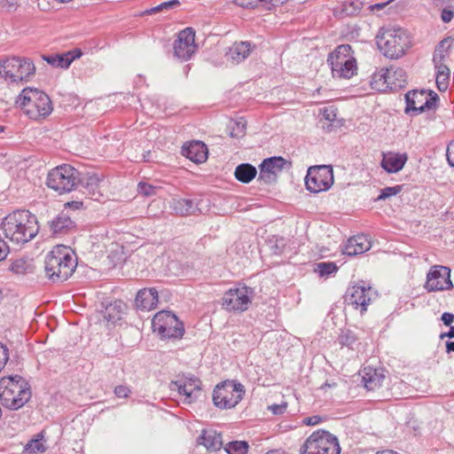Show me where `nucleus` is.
I'll return each instance as SVG.
<instances>
[{
	"label": "nucleus",
	"instance_id": "f257e3e1",
	"mask_svg": "<svg viewBox=\"0 0 454 454\" xmlns=\"http://www.w3.org/2000/svg\"><path fill=\"white\" fill-rule=\"evenodd\" d=\"M1 230L12 242L21 245L32 240L39 231L37 218L28 210H16L2 221Z\"/></svg>",
	"mask_w": 454,
	"mask_h": 454
},
{
	"label": "nucleus",
	"instance_id": "f03ea898",
	"mask_svg": "<svg viewBox=\"0 0 454 454\" xmlns=\"http://www.w3.org/2000/svg\"><path fill=\"white\" fill-rule=\"evenodd\" d=\"M76 265L73 252L67 247L56 246L45 256V277L54 283L64 282L72 276Z\"/></svg>",
	"mask_w": 454,
	"mask_h": 454
},
{
	"label": "nucleus",
	"instance_id": "7ed1b4c3",
	"mask_svg": "<svg viewBox=\"0 0 454 454\" xmlns=\"http://www.w3.org/2000/svg\"><path fill=\"white\" fill-rule=\"evenodd\" d=\"M15 104L34 121L43 120L53 111L50 97L44 91L32 87L23 89L16 98Z\"/></svg>",
	"mask_w": 454,
	"mask_h": 454
},
{
	"label": "nucleus",
	"instance_id": "20e7f679",
	"mask_svg": "<svg viewBox=\"0 0 454 454\" xmlns=\"http://www.w3.org/2000/svg\"><path fill=\"white\" fill-rule=\"evenodd\" d=\"M31 395L30 386L23 377L15 375L0 380V402L4 407L19 410L30 400Z\"/></svg>",
	"mask_w": 454,
	"mask_h": 454
},
{
	"label": "nucleus",
	"instance_id": "39448f33",
	"mask_svg": "<svg viewBox=\"0 0 454 454\" xmlns=\"http://www.w3.org/2000/svg\"><path fill=\"white\" fill-rule=\"evenodd\" d=\"M376 43L379 50L389 59L401 58L411 46L409 35L401 27L381 28Z\"/></svg>",
	"mask_w": 454,
	"mask_h": 454
},
{
	"label": "nucleus",
	"instance_id": "423d86ee",
	"mask_svg": "<svg viewBox=\"0 0 454 454\" xmlns=\"http://www.w3.org/2000/svg\"><path fill=\"white\" fill-rule=\"evenodd\" d=\"M340 452L338 438L323 429L313 432L300 448V454H340Z\"/></svg>",
	"mask_w": 454,
	"mask_h": 454
},
{
	"label": "nucleus",
	"instance_id": "0eeeda50",
	"mask_svg": "<svg viewBox=\"0 0 454 454\" xmlns=\"http://www.w3.org/2000/svg\"><path fill=\"white\" fill-rule=\"evenodd\" d=\"M80 175V172L71 165L63 164L49 171L46 185L59 194L70 192L79 184Z\"/></svg>",
	"mask_w": 454,
	"mask_h": 454
},
{
	"label": "nucleus",
	"instance_id": "6e6552de",
	"mask_svg": "<svg viewBox=\"0 0 454 454\" xmlns=\"http://www.w3.org/2000/svg\"><path fill=\"white\" fill-rule=\"evenodd\" d=\"M349 44L339 45L327 58L333 77L349 79L356 71V63Z\"/></svg>",
	"mask_w": 454,
	"mask_h": 454
},
{
	"label": "nucleus",
	"instance_id": "1a4fd4ad",
	"mask_svg": "<svg viewBox=\"0 0 454 454\" xmlns=\"http://www.w3.org/2000/svg\"><path fill=\"white\" fill-rule=\"evenodd\" d=\"M35 73V64L29 59L12 57L0 61V75L11 82H27Z\"/></svg>",
	"mask_w": 454,
	"mask_h": 454
},
{
	"label": "nucleus",
	"instance_id": "9d476101",
	"mask_svg": "<svg viewBox=\"0 0 454 454\" xmlns=\"http://www.w3.org/2000/svg\"><path fill=\"white\" fill-rule=\"evenodd\" d=\"M244 386L234 380H225L217 384L213 391V403L222 410L234 408L243 398Z\"/></svg>",
	"mask_w": 454,
	"mask_h": 454
},
{
	"label": "nucleus",
	"instance_id": "9b49d317",
	"mask_svg": "<svg viewBox=\"0 0 454 454\" xmlns=\"http://www.w3.org/2000/svg\"><path fill=\"white\" fill-rule=\"evenodd\" d=\"M152 327L161 339H180L184 333V324L170 311H160L152 320Z\"/></svg>",
	"mask_w": 454,
	"mask_h": 454
},
{
	"label": "nucleus",
	"instance_id": "f8f14e48",
	"mask_svg": "<svg viewBox=\"0 0 454 454\" xmlns=\"http://www.w3.org/2000/svg\"><path fill=\"white\" fill-rule=\"evenodd\" d=\"M438 101L439 96L433 90H410L405 94L404 113L412 116L418 115L427 110L435 109Z\"/></svg>",
	"mask_w": 454,
	"mask_h": 454
},
{
	"label": "nucleus",
	"instance_id": "ddd939ff",
	"mask_svg": "<svg viewBox=\"0 0 454 454\" xmlns=\"http://www.w3.org/2000/svg\"><path fill=\"white\" fill-rule=\"evenodd\" d=\"M378 296L377 291L364 280L349 286L343 296L344 302L363 314Z\"/></svg>",
	"mask_w": 454,
	"mask_h": 454
},
{
	"label": "nucleus",
	"instance_id": "4468645a",
	"mask_svg": "<svg viewBox=\"0 0 454 454\" xmlns=\"http://www.w3.org/2000/svg\"><path fill=\"white\" fill-rule=\"evenodd\" d=\"M333 181V170L331 166H313L308 169L305 185L310 192L318 193L329 190Z\"/></svg>",
	"mask_w": 454,
	"mask_h": 454
},
{
	"label": "nucleus",
	"instance_id": "2eb2a0df",
	"mask_svg": "<svg viewBox=\"0 0 454 454\" xmlns=\"http://www.w3.org/2000/svg\"><path fill=\"white\" fill-rule=\"evenodd\" d=\"M253 294V289L244 285L231 287L223 294V309L228 311H245L251 303Z\"/></svg>",
	"mask_w": 454,
	"mask_h": 454
},
{
	"label": "nucleus",
	"instance_id": "dca6fc26",
	"mask_svg": "<svg viewBox=\"0 0 454 454\" xmlns=\"http://www.w3.org/2000/svg\"><path fill=\"white\" fill-rule=\"evenodd\" d=\"M170 389L177 390L179 395L184 396V403L190 404L201 395V381L191 373L177 375L176 379L171 381Z\"/></svg>",
	"mask_w": 454,
	"mask_h": 454
},
{
	"label": "nucleus",
	"instance_id": "f3484780",
	"mask_svg": "<svg viewBox=\"0 0 454 454\" xmlns=\"http://www.w3.org/2000/svg\"><path fill=\"white\" fill-rule=\"evenodd\" d=\"M286 165L291 167V162L281 156L264 159L259 165L258 181L266 184L275 183L278 175L285 168Z\"/></svg>",
	"mask_w": 454,
	"mask_h": 454
},
{
	"label": "nucleus",
	"instance_id": "a211bd4d",
	"mask_svg": "<svg viewBox=\"0 0 454 454\" xmlns=\"http://www.w3.org/2000/svg\"><path fill=\"white\" fill-rule=\"evenodd\" d=\"M425 288L428 292L450 290L453 284L450 280V270L445 266H434L427 276Z\"/></svg>",
	"mask_w": 454,
	"mask_h": 454
},
{
	"label": "nucleus",
	"instance_id": "6ab92c4d",
	"mask_svg": "<svg viewBox=\"0 0 454 454\" xmlns=\"http://www.w3.org/2000/svg\"><path fill=\"white\" fill-rule=\"evenodd\" d=\"M195 33L192 27L180 31L174 43V55L181 60H188L195 52Z\"/></svg>",
	"mask_w": 454,
	"mask_h": 454
},
{
	"label": "nucleus",
	"instance_id": "aec40b11",
	"mask_svg": "<svg viewBox=\"0 0 454 454\" xmlns=\"http://www.w3.org/2000/svg\"><path fill=\"white\" fill-rule=\"evenodd\" d=\"M371 247V239L367 235L362 233L349 238L342 253L348 256H355L367 252Z\"/></svg>",
	"mask_w": 454,
	"mask_h": 454
},
{
	"label": "nucleus",
	"instance_id": "412c9836",
	"mask_svg": "<svg viewBox=\"0 0 454 454\" xmlns=\"http://www.w3.org/2000/svg\"><path fill=\"white\" fill-rule=\"evenodd\" d=\"M182 154L195 163H202L207 159V148L201 141H192L183 145Z\"/></svg>",
	"mask_w": 454,
	"mask_h": 454
},
{
	"label": "nucleus",
	"instance_id": "4be33fe9",
	"mask_svg": "<svg viewBox=\"0 0 454 454\" xmlns=\"http://www.w3.org/2000/svg\"><path fill=\"white\" fill-rule=\"evenodd\" d=\"M407 160L408 155L406 153L388 152L383 153L380 166L387 173H397L403 169Z\"/></svg>",
	"mask_w": 454,
	"mask_h": 454
},
{
	"label": "nucleus",
	"instance_id": "5701e85b",
	"mask_svg": "<svg viewBox=\"0 0 454 454\" xmlns=\"http://www.w3.org/2000/svg\"><path fill=\"white\" fill-rule=\"evenodd\" d=\"M159 296L155 288H144L136 296V306L142 310L154 309L158 304Z\"/></svg>",
	"mask_w": 454,
	"mask_h": 454
},
{
	"label": "nucleus",
	"instance_id": "b1692460",
	"mask_svg": "<svg viewBox=\"0 0 454 454\" xmlns=\"http://www.w3.org/2000/svg\"><path fill=\"white\" fill-rule=\"evenodd\" d=\"M442 46L440 45L439 48L435 50L433 61L435 65V68L437 69L436 72V84L437 88L440 90H445L449 84V79H450V69L447 66L442 65L441 62L443 59V55L441 53L442 51L440 48Z\"/></svg>",
	"mask_w": 454,
	"mask_h": 454
},
{
	"label": "nucleus",
	"instance_id": "393cba45",
	"mask_svg": "<svg viewBox=\"0 0 454 454\" xmlns=\"http://www.w3.org/2000/svg\"><path fill=\"white\" fill-rule=\"evenodd\" d=\"M197 442L199 444L203 445L208 451L219 450L223 444L222 434L214 429H203Z\"/></svg>",
	"mask_w": 454,
	"mask_h": 454
},
{
	"label": "nucleus",
	"instance_id": "a878e982",
	"mask_svg": "<svg viewBox=\"0 0 454 454\" xmlns=\"http://www.w3.org/2000/svg\"><path fill=\"white\" fill-rule=\"evenodd\" d=\"M101 181L97 174H87L82 177L79 176V184L84 188V192L95 200H99L102 197L99 190Z\"/></svg>",
	"mask_w": 454,
	"mask_h": 454
},
{
	"label": "nucleus",
	"instance_id": "bb28decb",
	"mask_svg": "<svg viewBox=\"0 0 454 454\" xmlns=\"http://www.w3.org/2000/svg\"><path fill=\"white\" fill-rule=\"evenodd\" d=\"M252 51V45L249 42L235 43L226 53L227 59L234 63H239L246 59Z\"/></svg>",
	"mask_w": 454,
	"mask_h": 454
},
{
	"label": "nucleus",
	"instance_id": "cd10ccee",
	"mask_svg": "<svg viewBox=\"0 0 454 454\" xmlns=\"http://www.w3.org/2000/svg\"><path fill=\"white\" fill-rule=\"evenodd\" d=\"M171 207L176 214L180 215H195L200 211L198 205L191 199H174L171 202Z\"/></svg>",
	"mask_w": 454,
	"mask_h": 454
},
{
	"label": "nucleus",
	"instance_id": "c85d7f7f",
	"mask_svg": "<svg viewBox=\"0 0 454 454\" xmlns=\"http://www.w3.org/2000/svg\"><path fill=\"white\" fill-rule=\"evenodd\" d=\"M50 229L53 234H62L74 227V223L65 213L59 214L50 223Z\"/></svg>",
	"mask_w": 454,
	"mask_h": 454
},
{
	"label": "nucleus",
	"instance_id": "c756f323",
	"mask_svg": "<svg viewBox=\"0 0 454 454\" xmlns=\"http://www.w3.org/2000/svg\"><path fill=\"white\" fill-rule=\"evenodd\" d=\"M79 56L80 54L74 56L73 52L67 51L62 54L43 56V59L54 67L67 68L74 59Z\"/></svg>",
	"mask_w": 454,
	"mask_h": 454
},
{
	"label": "nucleus",
	"instance_id": "7c9ffc66",
	"mask_svg": "<svg viewBox=\"0 0 454 454\" xmlns=\"http://www.w3.org/2000/svg\"><path fill=\"white\" fill-rule=\"evenodd\" d=\"M363 381L368 390H375L380 387L385 379L384 375L376 369L366 367L364 369Z\"/></svg>",
	"mask_w": 454,
	"mask_h": 454
},
{
	"label": "nucleus",
	"instance_id": "2f4dec72",
	"mask_svg": "<svg viewBox=\"0 0 454 454\" xmlns=\"http://www.w3.org/2000/svg\"><path fill=\"white\" fill-rule=\"evenodd\" d=\"M391 78L389 68H381L379 72L373 74L371 84L378 90H393Z\"/></svg>",
	"mask_w": 454,
	"mask_h": 454
},
{
	"label": "nucleus",
	"instance_id": "473e14b6",
	"mask_svg": "<svg viewBox=\"0 0 454 454\" xmlns=\"http://www.w3.org/2000/svg\"><path fill=\"white\" fill-rule=\"evenodd\" d=\"M125 304L121 301H115L114 303L107 305L103 312L104 318L111 323L115 324L121 319Z\"/></svg>",
	"mask_w": 454,
	"mask_h": 454
},
{
	"label": "nucleus",
	"instance_id": "72a5a7b5",
	"mask_svg": "<svg viewBox=\"0 0 454 454\" xmlns=\"http://www.w3.org/2000/svg\"><path fill=\"white\" fill-rule=\"evenodd\" d=\"M257 174V169L250 163H241L238 165L234 171L237 180L243 184L250 183Z\"/></svg>",
	"mask_w": 454,
	"mask_h": 454
},
{
	"label": "nucleus",
	"instance_id": "f704fd0d",
	"mask_svg": "<svg viewBox=\"0 0 454 454\" xmlns=\"http://www.w3.org/2000/svg\"><path fill=\"white\" fill-rule=\"evenodd\" d=\"M9 270L17 275H26L33 273L35 266L32 260L19 258L10 264Z\"/></svg>",
	"mask_w": 454,
	"mask_h": 454
},
{
	"label": "nucleus",
	"instance_id": "c9c22d12",
	"mask_svg": "<svg viewBox=\"0 0 454 454\" xmlns=\"http://www.w3.org/2000/svg\"><path fill=\"white\" fill-rule=\"evenodd\" d=\"M389 73L392 77L390 81L393 90L401 89L406 85L407 74L403 68L391 67Z\"/></svg>",
	"mask_w": 454,
	"mask_h": 454
},
{
	"label": "nucleus",
	"instance_id": "e433bc0d",
	"mask_svg": "<svg viewBox=\"0 0 454 454\" xmlns=\"http://www.w3.org/2000/svg\"><path fill=\"white\" fill-rule=\"evenodd\" d=\"M43 440V432L37 434L35 438L28 441V442L24 447V452L29 454H35L38 452L45 451L46 448L42 442Z\"/></svg>",
	"mask_w": 454,
	"mask_h": 454
},
{
	"label": "nucleus",
	"instance_id": "4c0bfd02",
	"mask_svg": "<svg viewBox=\"0 0 454 454\" xmlns=\"http://www.w3.org/2000/svg\"><path fill=\"white\" fill-rule=\"evenodd\" d=\"M338 266L333 262H321L315 264L314 271L320 277H329L337 272Z\"/></svg>",
	"mask_w": 454,
	"mask_h": 454
},
{
	"label": "nucleus",
	"instance_id": "58836bf2",
	"mask_svg": "<svg viewBox=\"0 0 454 454\" xmlns=\"http://www.w3.org/2000/svg\"><path fill=\"white\" fill-rule=\"evenodd\" d=\"M180 5L179 0H170L167 2H163L157 6L152 7L150 9H146L144 13L147 15L155 14L160 12L168 11L170 9H174Z\"/></svg>",
	"mask_w": 454,
	"mask_h": 454
},
{
	"label": "nucleus",
	"instance_id": "ea45409f",
	"mask_svg": "<svg viewBox=\"0 0 454 454\" xmlns=\"http://www.w3.org/2000/svg\"><path fill=\"white\" fill-rule=\"evenodd\" d=\"M248 445L243 441H235L228 443L224 448L227 454H247Z\"/></svg>",
	"mask_w": 454,
	"mask_h": 454
},
{
	"label": "nucleus",
	"instance_id": "a19ab883",
	"mask_svg": "<svg viewBox=\"0 0 454 454\" xmlns=\"http://www.w3.org/2000/svg\"><path fill=\"white\" fill-rule=\"evenodd\" d=\"M228 129H230L229 135L231 137H241L245 135L246 122L242 119L240 121H231Z\"/></svg>",
	"mask_w": 454,
	"mask_h": 454
},
{
	"label": "nucleus",
	"instance_id": "79ce46f5",
	"mask_svg": "<svg viewBox=\"0 0 454 454\" xmlns=\"http://www.w3.org/2000/svg\"><path fill=\"white\" fill-rule=\"evenodd\" d=\"M356 334L348 329L342 330L338 338L339 343L341 346H346L350 348L356 343Z\"/></svg>",
	"mask_w": 454,
	"mask_h": 454
},
{
	"label": "nucleus",
	"instance_id": "37998d69",
	"mask_svg": "<svg viewBox=\"0 0 454 454\" xmlns=\"http://www.w3.org/2000/svg\"><path fill=\"white\" fill-rule=\"evenodd\" d=\"M361 10V3L358 1H347L343 3L341 12L344 16H355Z\"/></svg>",
	"mask_w": 454,
	"mask_h": 454
},
{
	"label": "nucleus",
	"instance_id": "c03bdc74",
	"mask_svg": "<svg viewBox=\"0 0 454 454\" xmlns=\"http://www.w3.org/2000/svg\"><path fill=\"white\" fill-rule=\"evenodd\" d=\"M402 191L401 185L385 187L380 191L376 200H383L398 194Z\"/></svg>",
	"mask_w": 454,
	"mask_h": 454
},
{
	"label": "nucleus",
	"instance_id": "a18cd8bd",
	"mask_svg": "<svg viewBox=\"0 0 454 454\" xmlns=\"http://www.w3.org/2000/svg\"><path fill=\"white\" fill-rule=\"evenodd\" d=\"M157 189L158 188L156 186H153L145 182H140L137 184L138 193L146 197L156 194Z\"/></svg>",
	"mask_w": 454,
	"mask_h": 454
},
{
	"label": "nucleus",
	"instance_id": "49530a36",
	"mask_svg": "<svg viewBox=\"0 0 454 454\" xmlns=\"http://www.w3.org/2000/svg\"><path fill=\"white\" fill-rule=\"evenodd\" d=\"M320 114L322 115L323 119L332 122L336 118V108L333 106L324 107L320 110Z\"/></svg>",
	"mask_w": 454,
	"mask_h": 454
},
{
	"label": "nucleus",
	"instance_id": "de8ad7c7",
	"mask_svg": "<svg viewBox=\"0 0 454 454\" xmlns=\"http://www.w3.org/2000/svg\"><path fill=\"white\" fill-rule=\"evenodd\" d=\"M454 18V5L448 4L441 13V19L444 23L450 22Z\"/></svg>",
	"mask_w": 454,
	"mask_h": 454
},
{
	"label": "nucleus",
	"instance_id": "09e8293b",
	"mask_svg": "<svg viewBox=\"0 0 454 454\" xmlns=\"http://www.w3.org/2000/svg\"><path fill=\"white\" fill-rule=\"evenodd\" d=\"M9 360V349L0 342V372L4 368Z\"/></svg>",
	"mask_w": 454,
	"mask_h": 454
},
{
	"label": "nucleus",
	"instance_id": "8fccbe9b",
	"mask_svg": "<svg viewBox=\"0 0 454 454\" xmlns=\"http://www.w3.org/2000/svg\"><path fill=\"white\" fill-rule=\"evenodd\" d=\"M114 393L119 398H127L131 391L127 386L120 385L114 387Z\"/></svg>",
	"mask_w": 454,
	"mask_h": 454
},
{
	"label": "nucleus",
	"instance_id": "3c124183",
	"mask_svg": "<svg viewBox=\"0 0 454 454\" xmlns=\"http://www.w3.org/2000/svg\"><path fill=\"white\" fill-rule=\"evenodd\" d=\"M287 408V403L283 402L280 404H272L268 407V409L275 415H281L285 413Z\"/></svg>",
	"mask_w": 454,
	"mask_h": 454
},
{
	"label": "nucleus",
	"instance_id": "603ef678",
	"mask_svg": "<svg viewBox=\"0 0 454 454\" xmlns=\"http://www.w3.org/2000/svg\"><path fill=\"white\" fill-rule=\"evenodd\" d=\"M447 160L451 167H454V140L450 143L446 152Z\"/></svg>",
	"mask_w": 454,
	"mask_h": 454
},
{
	"label": "nucleus",
	"instance_id": "864d4df0",
	"mask_svg": "<svg viewBox=\"0 0 454 454\" xmlns=\"http://www.w3.org/2000/svg\"><path fill=\"white\" fill-rule=\"evenodd\" d=\"M321 421H322V419L318 415L306 417L303 419V423L307 426H316V425L319 424Z\"/></svg>",
	"mask_w": 454,
	"mask_h": 454
},
{
	"label": "nucleus",
	"instance_id": "5fc2aeb1",
	"mask_svg": "<svg viewBox=\"0 0 454 454\" xmlns=\"http://www.w3.org/2000/svg\"><path fill=\"white\" fill-rule=\"evenodd\" d=\"M441 318L445 325L450 326V325L454 321V314L450 313V312H444L442 315Z\"/></svg>",
	"mask_w": 454,
	"mask_h": 454
},
{
	"label": "nucleus",
	"instance_id": "6e6d98bb",
	"mask_svg": "<svg viewBox=\"0 0 454 454\" xmlns=\"http://www.w3.org/2000/svg\"><path fill=\"white\" fill-rule=\"evenodd\" d=\"M8 254V247L6 243L0 239V261L5 259Z\"/></svg>",
	"mask_w": 454,
	"mask_h": 454
},
{
	"label": "nucleus",
	"instance_id": "4d7b16f0",
	"mask_svg": "<svg viewBox=\"0 0 454 454\" xmlns=\"http://www.w3.org/2000/svg\"><path fill=\"white\" fill-rule=\"evenodd\" d=\"M454 0H434L435 6L442 7L444 5L450 4Z\"/></svg>",
	"mask_w": 454,
	"mask_h": 454
},
{
	"label": "nucleus",
	"instance_id": "13d9d810",
	"mask_svg": "<svg viewBox=\"0 0 454 454\" xmlns=\"http://www.w3.org/2000/svg\"><path fill=\"white\" fill-rule=\"evenodd\" d=\"M446 352L447 353L454 352V341H447L446 342Z\"/></svg>",
	"mask_w": 454,
	"mask_h": 454
},
{
	"label": "nucleus",
	"instance_id": "bf43d9fd",
	"mask_svg": "<svg viewBox=\"0 0 454 454\" xmlns=\"http://www.w3.org/2000/svg\"><path fill=\"white\" fill-rule=\"evenodd\" d=\"M259 2L270 3L272 5L283 4L286 0H258Z\"/></svg>",
	"mask_w": 454,
	"mask_h": 454
},
{
	"label": "nucleus",
	"instance_id": "052dcab7",
	"mask_svg": "<svg viewBox=\"0 0 454 454\" xmlns=\"http://www.w3.org/2000/svg\"><path fill=\"white\" fill-rule=\"evenodd\" d=\"M376 454H399L396 451L391 450H384L380 451H377Z\"/></svg>",
	"mask_w": 454,
	"mask_h": 454
},
{
	"label": "nucleus",
	"instance_id": "680f3d73",
	"mask_svg": "<svg viewBox=\"0 0 454 454\" xmlns=\"http://www.w3.org/2000/svg\"><path fill=\"white\" fill-rule=\"evenodd\" d=\"M390 1H387V2H385V3H382V4H376L373 5V8H376V9H383Z\"/></svg>",
	"mask_w": 454,
	"mask_h": 454
},
{
	"label": "nucleus",
	"instance_id": "e2e57ef3",
	"mask_svg": "<svg viewBox=\"0 0 454 454\" xmlns=\"http://www.w3.org/2000/svg\"><path fill=\"white\" fill-rule=\"evenodd\" d=\"M449 335H450V339L454 338V326H452V325H450V327Z\"/></svg>",
	"mask_w": 454,
	"mask_h": 454
},
{
	"label": "nucleus",
	"instance_id": "0e129e2a",
	"mask_svg": "<svg viewBox=\"0 0 454 454\" xmlns=\"http://www.w3.org/2000/svg\"><path fill=\"white\" fill-rule=\"evenodd\" d=\"M445 337L450 339L449 331L447 333H442L440 334V339H444Z\"/></svg>",
	"mask_w": 454,
	"mask_h": 454
},
{
	"label": "nucleus",
	"instance_id": "69168bd1",
	"mask_svg": "<svg viewBox=\"0 0 454 454\" xmlns=\"http://www.w3.org/2000/svg\"><path fill=\"white\" fill-rule=\"evenodd\" d=\"M149 154H150V152H147V154H145L143 157H144V161H149Z\"/></svg>",
	"mask_w": 454,
	"mask_h": 454
},
{
	"label": "nucleus",
	"instance_id": "338daca9",
	"mask_svg": "<svg viewBox=\"0 0 454 454\" xmlns=\"http://www.w3.org/2000/svg\"><path fill=\"white\" fill-rule=\"evenodd\" d=\"M249 6H250V7H252V8L254 7V5H252L250 3H248V4L246 5V7H249Z\"/></svg>",
	"mask_w": 454,
	"mask_h": 454
},
{
	"label": "nucleus",
	"instance_id": "774afa93",
	"mask_svg": "<svg viewBox=\"0 0 454 454\" xmlns=\"http://www.w3.org/2000/svg\"><path fill=\"white\" fill-rule=\"evenodd\" d=\"M4 131V127H0V132Z\"/></svg>",
	"mask_w": 454,
	"mask_h": 454
}]
</instances>
